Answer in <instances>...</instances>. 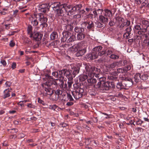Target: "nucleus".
Instances as JSON below:
<instances>
[{"label": "nucleus", "instance_id": "obj_1", "mask_svg": "<svg viewBox=\"0 0 149 149\" xmlns=\"http://www.w3.org/2000/svg\"><path fill=\"white\" fill-rule=\"evenodd\" d=\"M50 73L48 71V73L45 74V78L47 81L43 85V87L47 94L51 96L54 92L53 89V85H57L58 83L55 81H54L52 77L50 76Z\"/></svg>", "mask_w": 149, "mask_h": 149}, {"label": "nucleus", "instance_id": "obj_2", "mask_svg": "<svg viewBox=\"0 0 149 149\" xmlns=\"http://www.w3.org/2000/svg\"><path fill=\"white\" fill-rule=\"evenodd\" d=\"M99 81L97 86L100 90L103 91H108L113 88L114 86V83L112 82L105 81L106 78L104 77H102L101 75L99 78H97Z\"/></svg>", "mask_w": 149, "mask_h": 149}, {"label": "nucleus", "instance_id": "obj_3", "mask_svg": "<svg viewBox=\"0 0 149 149\" xmlns=\"http://www.w3.org/2000/svg\"><path fill=\"white\" fill-rule=\"evenodd\" d=\"M74 91L72 92V93L74 98L77 100L82 97L83 95L85 87L83 84L75 83L73 84Z\"/></svg>", "mask_w": 149, "mask_h": 149}, {"label": "nucleus", "instance_id": "obj_4", "mask_svg": "<svg viewBox=\"0 0 149 149\" xmlns=\"http://www.w3.org/2000/svg\"><path fill=\"white\" fill-rule=\"evenodd\" d=\"M83 65L85 67L86 74L90 77H95L97 78H99L101 74L99 73L100 70L91 65L89 63H84Z\"/></svg>", "mask_w": 149, "mask_h": 149}, {"label": "nucleus", "instance_id": "obj_5", "mask_svg": "<svg viewBox=\"0 0 149 149\" xmlns=\"http://www.w3.org/2000/svg\"><path fill=\"white\" fill-rule=\"evenodd\" d=\"M70 72L67 70V69H65L58 71L53 72L52 73V76H51L53 78L54 80L55 81L54 78H58L59 79H64V76L68 77L69 79H71V76L70 74Z\"/></svg>", "mask_w": 149, "mask_h": 149}, {"label": "nucleus", "instance_id": "obj_6", "mask_svg": "<svg viewBox=\"0 0 149 149\" xmlns=\"http://www.w3.org/2000/svg\"><path fill=\"white\" fill-rule=\"evenodd\" d=\"M63 37L61 39L62 42H66L67 43L72 42L76 39L75 36L72 34L69 31H64L62 33Z\"/></svg>", "mask_w": 149, "mask_h": 149}, {"label": "nucleus", "instance_id": "obj_7", "mask_svg": "<svg viewBox=\"0 0 149 149\" xmlns=\"http://www.w3.org/2000/svg\"><path fill=\"white\" fill-rule=\"evenodd\" d=\"M34 16L36 19H38L41 23L40 25V26L41 27L42 29L47 26L48 24L47 23V18L45 15L42 13H39L34 15Z\"/></svg>", "mask_w": 149, "mask_h": 149}, {"label": "nucleus", "instance_id": "obj_8", "mask_svg": "<svg viewBox=\"0 0 149 149\" xmlns=\"http://www.w3.org/2000/svg\"><path fill=\"white\" fill-rule=\"evenodd\" d=\"M147 26L145 27V28H143L142 26V28L139 25H136L134 27V32L136 33V30H138L137 31V33L140 35L139 37L141 38H143L145 37L146 38H147V35L145 33L146 31L147 30Z\"/></svg>", "mask_w": 149, "mask_h": 149}, {"label": "nucleus", "instance_id": "obj_9", "mask_svg": "<svg viewBox=\"0 0 149 149\" xmlns=\"http://www.w3.org/2000/svg\"><path fill=\"white\" fill-rule=\"evenodd\" d=\"M93 52L97 55V57L98 56H102L105 55L104 49L101 46H99L95 47L93 49Z\"/></svg>", "mask_w": 149, "mask_h": 149}, {"label": "nucleus", "instance_id": "obj_10", "mask_svg": "<svg viewBox=\"0 0 149 149\" xmlns=\"http://www.w3.org/2000/svg\"><path fill=\"white\" fill-rule=\"evenodd\" d=\"M81 63H78L77 65L74 66L73 68L72 69V73H71L72 72H70V71L67 70L70 72V75H71V77H72L71 79H73V77H74L79 72L80 68L81 66Z\"/></svg>", "mask_w": 149, "mask_h": 149}, {"label": "nucleus", "instance_id": "obj_11", "mask_svg": "<svg viewBox=\"0 0 149 149\" xmlns=\"http://www.w3.org/2000/svg\"><path fill=\"white\" fill-rule=\"evenodd\" d=\"M58 9H56L55 11L56 16L58 17L64 16L66 13L65 7H64V4L58 7Z\"/></svg>", "mask_w": 149, "mask_h": 149}, {"label": "nucleus", "instance_id": "obj_12", "mask_svg": "<svg viewBox=\"0 0 149 149\" xmlns=\"http://www.w3.org/2000/svg\"><path fill=\"white\" fill-rule=\"evenodd\" d=\"M122 79L123 80L122 83L124 85L125 88L130 87L133 84L132 79L129 77H123Z\"/></svg>", "mask_w": 149, "mask_h": 149}, {"label": "nucleus", "instance_id": "obj_13", "mask_svg": "<svg viewBox=\"0 0 149 149\" xmlns=\"http://www.w3.org/2000/svg\"><path fill=\"white\" fill-rule=\"evenodd\" d=\"M71 20L69 19L66 20V24H64L63 28L65 31H72L73 28V26L72 25Z\"/></svg>", "mask_w": 149, "mask_h": 149}, {"label": "nucleus", "instance_id": "obj_14", "mask_svg": "<svg viewBox=\"0 0 149 149\" xmlns=\"http://www.w3.org/2000/svg\"><path fill=\"white\" fill-rule=\"evenodd\" d=\"M71 8L72 11H71L72 13V15L76 14L77 11H79L81 9L82 7L81 4H71Z\"/></svg>", "mask_w": 149, "mask_h": 149}, {"label": "nucleus", "instance_id": "obj_15", "mask_svg": "<svg viewBox=\"0 0 149 149\" xmlns=\"http://www.w3.org/2000/svg\"><path fill=\"white\" fill-rule=\"evenodd\" d=\"M88 78L87 80L88 85L89 86H92L93 87H95V84L97 82V79H96L94 78V77H90L88 76Z\"/></svg>", "mask_w": 149, "mask_h": 149}, {"label": "nucleus", "instance_id": "obj_16", "mask_svg": "<svg viewBox=\"0 0 149 149\" xmlns=\"http://www.w3.org/2000/svg\"><path fill=\"white\" fill-rule=\"evenodd\" d=\"M84 24L87 26V30L88 31L93 29L95 28L94 23L92 21L85 22H84Z\"/></svg>", "mask_w": 149, "mask_h": 149}, {"label": "nucleus", "instance_id": "obj_17", "mask_svg": "<svg viewBox=\"0 0 149 149\" xmlns=\"http://www.w3.org/2000/svg\"><path fill=\"white\" fill-rule=\"evenodd\" d=\"M43 35L39 32H34L32 34L33 39L36 41H39L42 39Z\"/></svg>", "mask_w": 149, "mask_h": 149}, {"label": "nucleus", "instance_id": "obj_18", "mask_svg": "<svg viewBox=\"0 0 149 149\" xmlns=\"http://www.w3.org/2000/svg\"><path fill=\"white\" fill-rule=\"evenodd\" d=\"M62 99L65 101H74V100L72 98L71 95L69 93H67V95L63 94L62 95Z\"/></svg>", "mask_w": 149, "mask_h": 149}, {"label": "nucleus", "instance_id": "obj_19", "mask_svg": "<svg viewBox=\"0 0 149 149\" xmlns=\"http://www.w3.org/2000/svg\"><path fill=\"white\" fill-rule=\"evenodd\" d=\"M38 10L41 12L45 13L49 10L47 4H40Z\"/></svg>", "mask_w": 149, "mask_h": 149}, {"label": "nucleus", "instance_id": "obj_20", "mask_svg": "<svg viewBox=\"0 0 149 149\" xmlns=\"http://www.w3.org/2000/svg\"><path fill=\"white\" fill-rule=\"evenodd\" d=\"M64 7H65L67 14L69 16L72 15V13L71 11H72L71 5H67L64 4Z\"/></svg>", "mask_w": 149, "mask_h": 149}, {"label": "nucleus", "instance_id": "obj_21", "mask_svg": "<svg viewBox=\"0 0 149 149\" xmlns=\"http://www.w3.org/2000/svg\"><path fill=\"white\" fill-rule=\"evenodd\" d=\"M63 79H57L56 80L57 81L58 80L60 82V83H58L57 86H59L60 87L63 89V90H65L66 89L67 85L66 84H64V81L63 80Z\"/></svg>", "mask_w": 149, "mask_h": 149}, {"label": "nucleus", "instance_id": "obj_22", "mask_svg": "<svg viewBox=\"0 0 149 149\" xmlns=\"http://www.w3.org/2000/svg\"><path fill=\"white\" fill-rule=\"evenodd\" d=\"M130 24V22L126 19L122 23H120V27L123 28L124 27H126L129 26Z\"/></svg>", "mask_w": 149, "mask_h": 149}, {"label": "nucleus", "instance_id": "obj_23", "mask_svg": "<svg viewBox=\"0 0 149 149\" xmlns=\"http://www.w3.org/2000/svg\"><path fill=\"white\" fill-rule=\"evenodd\" d=\"M12 89H10L9 88L5 89L3 91V97L4 99L9 97L10 95V92H11Z\"/></svg>", "mask_w": 149, "mask_h": 149}, {"label": "nucleus", "instance_id": "obj_24", "mask_svg": "<svg viewBox=\"0 0 149 149\" xmlns=\"http://www.w3.org/2000/svg\"><path fill=\"white\" fill-rule=\"evenodd\" d=\"M99 21L101 22L103 24H107L108 21V18L106 17L104 15H100L99 16Z\"/></svg>", "mask_w": 149, "mask_h": 149}, {"label": "nucleus", "instance_id": "obj_25", "mask_svg": "<svg viewBox=\"0 0 149 149\" xmlns=\"http://www.w3.org/2000/svg\"><path fill=\"white\" fill-rule=\"evenodd\" d=\"M86 57L91 60H93L97 58V55L93 52L92 53L87 54Z\"/></svg>", "mask_w": 149, "mask_h": 149}, {"label": "nucleus", "instance_id": "obj_26", "mask_svg": "<svg viewBox=\"0 0 149 149\" xmlns=\"http://www.w3.org/2000/svg\"><path fill=\"white\" fill-rule=\"evenodd\" d=\"M104 15L107 17H111L113 15L111 11L108 9H104Z\"/></svg>", "mask_w": 149, "mask_h": 149}, {"label": "nucleus", "instance_id": "obj_27", "mask_svg": "<svg viewBox=\"0 0 149 149\" xmlns=\"http://www.w3.org/2000/svg\"><path fill=\"white\" fill-rule=\"evenodd\" d=\"M103 9H98L95 10L93 11V13L94 15V17L95 18L97 17L98 15L99 14H101L103 11Z\"/></svg>", "mask_w": 149, "mask_h": 149}, {"label": "nucleus", "instance_id": "obj_28", "mask_svg": "<svg viewBox=\"0 0 149 149\" xmlns=\"http://www.w3.org/2000/svg\"><path fill=\"white\" fill-rule=\"evenodd\" d=\"M86 47H84L83 49L79 50L76 54V55L77 57H79L82 56L86 52Z\"/></svg>", "mask_w": 149, "mask_h": 149}, {"label": "nucleus", "instance_id": "obj_29", "mask_svg": "<svg viewBox=\"0 0 149 149\" xmlns=\"http://www.w3.org/2000/svg\"><path fill=\"white\" fill-rule=\"evenodd\" d=\"M74 31L78 34L81 33H83L84 31V28L80 26H75L74 29Z\"/></svg>", "mask_w": 149, "mask_h": 149}, {"label": "nucleus", "instance_id": "obj_30", "mask_svg": "<svg viewBox=\"0 0 149 149\" xmlns=\"http://www.w3.org/2000/svg\"><path fill=\"white\" fill-rule=\"evenodd\" d=\"M119 56L118 53L113 52L112 54L109 56V57L112 59L116 60L119 58Z\"/></svg>", "mask_w": 149, "mask_h": 149}, {"label": "nucleus", "instance_id": "obj_31", "mask_svg": "<svg viewBox=\"0 0 149 149\" xmlns=\"http://www.w3.org/2000/svg\"><path fill=\"white\" fill-rule=\"evenodd\" d=\"M85 35L84 31L83 33H81L77 34V40H83L85 38Z\"/></svg>", "mask_w": 149, "mask_h": 149}, {"label": "nucleus", "instance_id": "obj_32", "mask_svg": "<svg viewBox=\"0 0 149 149\" xmlns=\"http://www.w3.org/2000/svg\"><path fill=\"white\" fill-rule=\"evenodd\" d=\"M50 39L54 40L58 39V35L57 32L55 31L53 32L50 36Z\"/></svg>", "mask_w": 149, "mask_h": 149}, {"label": "nucleus", "instance_id": "obj_33", "mask_svg": "<svg viewBox=\"0 0 149 149\" xmlns=\"http://www.w3.org/2000/svg\"><path fill=\"white\" fill-rule=\"evenodd\" d=\"M32 27L31 25H29L27 27V31L28 33L30 35L29 37L31 38L32 36V34L33 33L32 32Z\"/></svg>", "mask_w": 149, "mask_h": 149}, {"label": "nucleus", "instance_id": "obj_34", "mask_svg": "<svg viewBox=\"0 0 149 149\" xmlns=\"http://www.w3.org/2000/svg\"><path fill=\"white\" fill-rule=\"evenodd\" d=\"M80 46V44H75L70 47L71 49L73 51L76 52L78 50Z\"/></svg>", "mask_w": 149, "mask_h": 149}, {"label": "nucleus", "instance_id": "obj_35", "mask_svg": "<svg viewBox=\"0 0 149 149\" xmlns=\"http://www.w3.org/2000/svg\"><path fill=\"white\" fill-rule=\"evenodd\" d=\"M116 87L118 90H120L125 88L124 85L122 82L117 83L116 85Z\"/></svg>", "mask_w": 149, "mask_h": 149}, {"label": "nucleus", "instance_id": "obj_36", "mask_svg": "<svg viewBox=\"0 0 149 149\" xmlns=\"http://www.w3.org/2000/svg\"><path fill=\"white\" fill-rule=\"evenodd\" d=\"M88 74H82L79 77V80L81 81H84L88 78Z\"/></svg>", "mask_w": 149, "mask_h": 149}, {"label": "nucleus", "instance_id": "obj_37", "mask_svg": "<svg viewBox=\"0 0 149 149\" xmlns=\"http://www.w3.org/2000/svg\"><path fill=\"white\" fill-rule=\"evenodd\" d=\"M102 22L99 21H96L95 22V26L97 28H100L104 27V25Z\"/></svg>", "mask_w": 149, "mask_h": 149}, {"label": "nucleus", "instance_id": "obj_38", "mask_svg": "<svg viewBox=\"0 0 149 149\" xmlns=\"http://www.w3.org/2000/svg\"><path fill=\"white\" fill-rule=\"evenodd\" d=\"M134 79L136 82H138L141 79V74L139 73H136L134 75Z\"/></svg>", "mask_w": 149, "mask_h": 149}, {"label": "nucleus", "instance_id": "obj_39", "mask_svg": "<svg viewBox=\"0 0 149 149\" xmlns=\"http://www.w3.org/2000/svg\"><path fill=\"white\" fill-rule=\"evenodd\" d=\"M63 90L60 87L59 88H58L55 91V93L56 95H58V97H59L60 95H61L63 93Z\"/></svg>", "mask_w": 149, "mask_h": 149}, {"label": "nucleus", "instance_id": "obj_40", "mask_svg": "<svg viewBox=\"0 0 149 149\" xmlns=\"http://www.w3.org/2000/svg\"><path fill=\"white\" fill-rule=\"evenodd\" d=\"M148 75L146 74H141V79L143 81L146 80L148 79Z\"/></svg>", "mask_w": 149, "mask_h": 149}, {"label": "nucleus", "instance_id": "obj_41", "mask_svg": "<svg viewBox=\"0 0 149 149\" xmlns=\"http://www.w3.org/2000/svg\"><path fill=\"white\" fill-rule=\"evenodd\" d=\"M117 63H118V62H113L111 64L108 65V67L112 69H113L117 65Z\"/></svg>", "mask_w": 149, "mask_h": 149}, {"label": "nucleus", "instance_id": "obj_42", "mask_svg": "<svg viewBox=\"0 0 149 149\" xmlns=\"http://www.w3.org/2000/svg\"><path fill=\"white\" fill-rule=\"evenodd\" d=\"M105 51V54H106L107 56H110L111 55L112 53L113 52V51L110 49H108L107 50H106L104 49Z\"/></svg>", "mask_w": 149, "mask_h": 149}, {"label": "nucleus", "instance_id": "obj_43", "mask_svg": "<svg viewBox=\"0 0 149 149\" xmlns=\"http://www.w3.org/2000/svg\"><path fill=\"white\" fill-rule=\"evenodd\" d=\"M89 94L91 95H95L96 94V92L94 89H89L88 90Z\"/></svg>", "mask_w": 149, "mask_h": 149}, {"label": "nucleus", "instance_id": "obj_44", "mask_svg": "<svg viewBox=\"0 0 149 149\" xmlns=\"http://www.w3.org/2000/svg\"><path fill=\"white\" fill-rule=\"evenodd\" d=\"M68 79V87L69 88H70L72 86V84L73 83V81L72 80L69 79V78L68 77H66Z\"/></svg>", "mask_w": 149, "mask_h": 149}, {"label": "nucleus", "instance_id": "obj_45", "mask_svg": "<svg viewBox=\"0 0 149 149\" xmlns=\"http://www.w3.org/2000/svg\"><path fill=\"white\" fill-rule=\"evenodd\" d=\"M31 23L33 26H36L38 24V22L37 19H33L32 20Z\"/></svg>", "mask_w": 149, "mask_h": 149}, {"label": "nucleus", "instance_id": "obj_46", "mask_svg": "<svg viewBox=\"0 0 149 149\" xmlns=\"http://www.w3.org/2000/svg\"><path fill=\"white\" fill-rule=\"evenodd\" d=\"M132 30V29L131 28V26H128L125 29V31L126 32H127V33H130V34H131V31Z\"/></svg>", "mask_w": 149, "mask_h": 149}, {"label": "nucleus", "instance_id": "obj_47", "mask_svg": "<svg viewBox=\"0 0 149 149\" xmlns=\"http://www.w3.org/2000/svg\"><path fill=\"white\" fill-rule=\"evenodd\" d=\"M142 23L143 25H145L144 28H145V27L146 26H147V28H148V21L146 20H143L142 21Z\"/></svg>", "mask_w": 149, "mask_h": 149}, {"label": "nucleus", "instance_id": "obj_48", "mask_svg": "<svg viewBox=\"0 0 149 149\" xmlns=\"http://www.w3.org/2000/svg\"><path fill=\"white\" fill-rule=\"evenodd\" d=\"M125 72L130 70L131 68V66L130 65H127L124 68Z\"/></svg>", "mask_w": 149, "mask_h": 149}, {"label": "nucleus", "instance_id": "obj_49", "mask_svg": "<svg viewBox=\"0 0 149 149\" xmlns=\"http://www.w3.org/2000/svg\"><path fill=\"white\" fill-rule=\"evenodd\" d=\"M81 15L79 14L74 15L73 16V18L74 19H79L81 17Z\"/></svg>", "mask_w": 149, "mask_h": 149}, {"label": "nucleus", "instance_id": "obj_50", "mask_svg": "<svg viewBox=\"0 0 149 149\" xmlns=\"http://www.w3.org/2000/svg\"><path fill=\"white\" fill-rule=\"evenodd\" d=\"M143 121H142L141 119H139L138 120L136 121V124L137 125H141V124L143 123Z\"/></svg>", "mask_w": 149, "mask_h": 149}, {"label": "nucleus", "instance_id": "obj_51", "mask_svg": "<svg viewBox=\"0 0 149 149\" xmlns=\"http://www.w3.org/2000/svg\"><path fill=\"white\" fill-rule=\"evenodd\" d=\"M27 106L28 107L34 109L35 107V106L33 104H32L31 103L28 104Z\"/></svg>", "mask_w": 149, "mask_h": 149}, {"label": "nucleus", "instance_id": "obj_52", "mask_svg": "<svg viewBox=\"0 0 149 149\" xmlns=\"http://www.w3.org/2000/svg\"><path fill=\"white\" fill-rule=\"evenodd\" d=\"M38 103L41 104H42V105H45V103L42 100H41L40 98L38 97Z\"/></svg>", "mask_w": 149, "mask_h": 149}, {"label": "nucleus", "instance_id": "obj_53", "mask_svg": "<svg viewBox=\"0 0 149 149\" xmlns=\"http://www.w3.org/2000/svg\"><path fill=\"white\" fill-rule=\"evenodd\" d=\"M130 33H127V32H126L124 33L123 35V36L124 38H128L130 37Z\"/></svg>", "mask_w": 149, "mask_h": 149}, {"label": "nucleus", "instance_id": "obj_54", "mask_svg": "<svg viewBox=\"0 0 149 149\" xmlns=\"http://www.w3.org/2000/svg\"><path fill=\"white\" fill-rule=\"evenodd\" d=\"M118 72V73H123L124 72H125V70H124V68L123 69L121 68H119L117 69Z\"/></svg>", "mask_w": 149, "mask_h": 149}, {"label": "nucleus", "instance_id": "obj_55", "mask_svg": "<svg viewBox=\"0 0 149 149\" xmlns=\"http://www.w3.org/2000/svg\"><path fill=\"white\" fill-rule=\"evenodd\" d=\"M94 15L91 13H89L86 16V18L93 19Z\"/></svg>", "mask_w": 149, "mask_h": 149}, {"label": "nucleus", "instance_id": "obj_56", "mask_svg": "<svg viewBox=\"0 0 149 149\" xmlns=\"http://www.w3.org/2000/svg\"><path fill=\"white\" fill-rule=\"evenodd\" d=\"M110 79L113 80H116L118 79V77L116 76L113 75L110 77Z\"/></svg>", "mask_w": 149, "mask_h": 149}, {"label": "nucleus", "instance_id": "obj_57", "mask_svg": "<svg viewBox=\"0 0 149 149\" xmlns=\"http://www.w3.org/2000/svg\"><path fill=\"white\" fill-rule=\"evenodd\" d=\"M115 23L114 22L113 20H111L109 22V25L110 26H112L114 25Z\"/></svg>", "mask_w": 149, "mask_h": 149}, {"label": "nucleus", "instance_id": "obj_58", "mask_svg": "<svg viewBox=\"0 0 149 149\" xmlns=\"http://www.w3.org/2000/svg\"><path fill=\"white\" fill-rule=\"evenodd\" d=\"M79 11V14H81V15L82 14H84V13L85 14V15H86V12L85 11V10H84V9H82L81 10L80 9V10H79L78 11Z\"/></svg>", "mask_w": 149, "mask_h": 149}, {"label": "nucleus", "instance_id": "obj_59", "mask_svg": "<svg viewBox=\"0 0 149 149\" xmlns=\"http://www.w3.org/2000/svg\"><path fill=\"white\" fill-rule=\"evenodd\" d=\"M57 107V106L56 104L51 105L50 106V107L51 109L54 110Z\"/></svg>", "mask_w": 149, "mask_h": 149}, {"label": "nucleus", "instance_id": "obj_60", "mask_svg": "<svg viewBox=\"0 0 149 149\" xmlns=\"http://www.w3.org/2000/svg\"><path fill=\"white\" fill-rule=\"evenodd\" d=\"M85 10L87 12H89L90 11H91L93 10V9L90 7H86L85 8Z\"/></svg>", "mask_w": 149, "mask_h": 149}, {"label": "nucleus", "instance_id": "obj_61", "mask_svg": "<svg viewBox=\"0 0 149 149\" xmlns=\"http://www.w3.org/2000/svg\"><path fill=\"white\" fill-rule=\"evenodd\" d=\"M15 45V43L13 41L11 40L10 43L9 45L10 47H13Z\"/></svg>", "mask_w": 149, "mask_h": 149}, {"label": "nucleus", "instance_id": "obj_62", "mask_svg": "<svg viewBox=\"0 0 149 149\" xmlns=\"http://www.w3.org/2000/svg\"><path fill=\"white\" fill-rule=\"evenodd\" d=\"M73 102V101H69L66 104V105L68 106L72 105L74 104Z\"/></svg>", "mask_w": 149, "mask_h": 149}, {"label": "nucleus", "instance_id": "obj_63", "mask_svg": "<svg viewBox=\"0 0 149 149\" xmlns=\"http://www.w3.org/2000/svg\"><path fill=\"white\" fill-rule=\"evenodd\" d=\"M11 131L10 132L12 133H16L18 131V130L17 129H12L11 130Z\"/></svg>", "mask_w": 149, "mask_h": 149}, {"label": "nucleus", "instance_id": "obj_64", "mask_svg": "<svg viewBox=\"0 0 149 149\" xmlns=\"http://www.w3.org/2000/svg\"><path fill=\"white\" fill-rule=\"evenodd\" d=\"M0 63L4 66H5L6 65V61L4 60H1Z\"/></svg>", "mask_w": 149, "mask_h": 149}]
</instances>
